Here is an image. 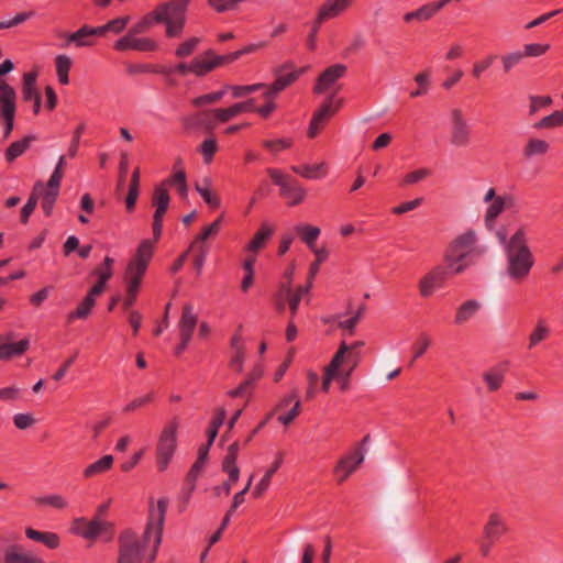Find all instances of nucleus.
<instances>
[{
  "label": "nucleus",
  "mask_w": 563,
  "mask_h": 563,
  "mask_svg": "<svg viewBox=\"0 0 563 563\" xmlns=\"http://www.w3.org/2000/svg\"><path fill=\"white\" fill-rule=\"evenodd\" d=\"M508 368L509 361H503L483 373L488 391L494 393L503 386Z\"/></svg>",
  "instance_id": "23"
},
{
  "label": "nucleus",
  "mask_w": 563,
  "mask_h": 563,
  "mask_svg": "<svg viewBox=\"0 0 563 563\" xmlns=\"http://www.w3.org/2000/svg\"><path fill=\"white\" fill-rule=\"evenodd\" d=\"M34 501L38 506L46 505V506H49L52 508L59 509V510L68 507V501L62 495H58V494H52V495H47V496L36 497L34 499Z\"/></svg>",
  "instance_id": "51"
},
{
  "label": "nucleus",
  "mask_w": 563,
  "mask_h": 563,
  "mask_svg": "<svg viewBox=\"0 0 563 563\" xmlns=\"http://www.w3.org/2000/svg\"><path fill=\"white\" fill-rule=\"evenodd\" d=\"M530 106H529V114L533 115L539 110L547 108L552 104V98L550 96H531L529 98Z\"/></svg>",
  "instance_id": "60"
},
{
  "label": "nucleus",
  "mask_w": 563,
  "mask_h": 563,
  "mask_svg": "<svg viewBox=\"0 0 563 563\" xmlns=\"http://www.w3.org/2000/svg\"><path fill=\"white\" fill-rule=\"evenodd\" d=\"M30 347V340L22 339L13 343L0 344V361H7L15 356H20Z\"/></svg>",
  "instance_id": "31"
},
{
  "label": "nucleus",
  "mask_w": 563,
  "mask_h": 563,
  "mask_svg": "<svg viewBox=\"0 0 563 563\" xmlns=\"http://www.w3.org/2000/svg\"><path fill=\"white\" fill-rule=\"evenodd\" d=\"M37 71L25 73L22 78V99L25 102L33 101L41 97L36 89Z\"/></svg>",
  "instance_id": "33"
},
{
  "label": "nucleus",
  "mask_w": 563,
  "mask_h": 563,
  "mask_svg": "<svg viewBox=\"0 0 563 563\" xmlns=\"http://www.w3.org/2000/svg\"><path fill=\"white\" fill-rule=\"evenodd\" d=\"M364 449H357L344 455L335 465L334 473L338 476V482L343 483L364 461Z\"/></svg>",
  "instance_id": "18"
},
{
  "label": "nucleus",
  "mask_w": 563,
  "mask_h": 563,
  "mask_svg": "<svg viewBox=\"0 0 563 563\" xmlns=\"http://www.w3.org/2000/svg\"><path fill=\"white\" fill-rule=\"evenodd\" d=\"M550 49L549 44L531 43L523 46L525 57H538L545 54Z\"/></svg>",
  "instance_id": "64"
},
{
  "label": "nucleus",
  "mask_w": 563,
  "mask_h": 563,
  "mask_svg": "<svg viewBox=\"0 0 563 563\" xmlns=\"http://www.w3.org/2000/svg\"><path fill=\"white\" fill-rule=\"evenodd\" d=\"M272 234H273V229L268 224L263 223L260 227V229L257 230V232L255 233V235L253 236V239L249 242V244L246 246L247 251L257 252L258 250L264 247V245L266 244L268 239L272 236Z\"/></svg>",
  "instance_id": "41"
},
{
  "label": "nucleus",
  "mask_w": 563,
  "mask_h": 563,
  "mask_svg": "<svg viewBox=\"0 0 563 563\" xmlns=\"http://www.w3.org/2000/svg\"><path fill=\"white\" fill-rule=\"evenodd\" d=\"M85 531H78V536L90 541L101 539L104 542H110L115 534L113 523L102 520L100 517L95 516L89 520V525H86Z\"/></svg>",
  "instance_id": "13"
},
{
  "label": "nucleus",
  "mask_w": 563,
  "mask_h": 563,
  "mask_svg": "<svg viewBox=\"0 0 563 563\" xmlns=\"http://www.w3.org/2000/svg\"><path fill=\"white\" fill-rule=\"evenodd\" d=\"M95 303L96 299L85 297L77 306V308L68 313V321H74L75 319H86L90 314Z\"/></svg>",
  "instance_id": "47"
},
{
  "label": "nucleus",
  "mask_w": 563,
  "mask_h": 563,
  "mask_svg": "<svg viewBox=\"0 0 563 563\" xmlns=\"http://www.w3.org/2000/svg\"><path fill=\"white\" fill-rule=\"evenodd\" d=\"M169 194L165 183L157 185L154 188L152 205L155 207L153 214V240L154 244L159 240L163 231V218L169 206Z\"/></svg>",
  "instance_id": "10"
},
{
  "label": "nucleus",
  "mask_w": 563,
  "mask_h": 563,
  "mask_svg": "<svg viewBox=\"0 0 563 563\" xmlns=\"http://www.w3.org/2000/svg\"><path fill=\"white\" fill-rule=\"evenodd\" d=\"M33 140L34 136H25L19 141L12 142L4 153L5 161L11 163L21 156L30 147Z\"/></svg>",
  "instance_id": "46"
},
{
  "label": "nucleus",
  "mask_w": 563,
  "mask_h": 563,
  "mask_svg": "<svg viewBox=\"0 0 563 563\" xmlns=\"http://www.w3.org/2000/svg\"><path fill=\"white\" fill-rule=\"evenodd\" d=\"M292 141L290 139H276V140H266L263 142V146L276 154L283 150H287L291 146Z\"/></svg>",
  "instance_id": "61"
},
{
  "label": "nucleus",
  "mask_w": 563,
  "mask_h": 563,
  "mask_svg": "<svg viewBox=\"0 0 563 563\" xmlns=\"http://www.w3.org/2000/svg\"><path fill=\"white\" fill-rule=\"evenodd\" d=\"M343 99L336 98L335 93L329 95L312 114L308 129V137H316L328 121L341 109Z\"/></svg>",
  "instance_id": "8"
},
{
  "label": "nucleus",
  "mask_w": 563,
  "mask_h": 563,
  "mask_svg": "<svg viewBox=\"0 0 563 563\" xmlns=\"http://www.w3.org/2000/svg\"><path fill=\"white\" fill-rule=\"evenodd\" d=\"M113 263H114V260L112 257L106 256L102 264L98 265L91 272V275L96 276L98 278V280H103V283L107 284V282L113 275V269H112Z\"/></svg>",
  "instance_id": "53"
},
{
  "label": "nucleus",
  "mask_w": 563,
  "mask_h": 563,
  "mask_svg": "<svg viewBox=\"0 0 563 563\" xmlns=\"http://www.w3.org/2000/svg\"><path fill=\"white\" fill-rule=\"evenodd\" d=\"M197 314L194 311V306L189 302L183 307L180 320L178 322L179 336L192 338L194 331L197 325Z\"/></svg>",
  "instance_id": "27"
},
{
  "label": "nucleus",
  "mask_w": 563,
  "mask_h": 563,
  "mask_svg": "<svg viewBox=\"0 0 563 563\" xmlns=\"http://www.w3.org/2000/svg\"><path fill=\"white\" fill-rule=\"evenodd\" d=\"M345 352V346L339 347L332 356L330 363L324 368V375L321 388L324 393L329 391L330 384L334 378H338V371L341 367V358Z\"/></svg>",
  "instance_id": "29"
},
{
  "label": "nucleus",
  "mask_w": 563,
  "mask_h": 563,
  "mask_svg": "<svg viewBox=\"0 0 563 563\" xmlns=\"http://www.w3.org/2000/svg\"><path fill=\"white\" fill-rule=\"evenodd\" d=\"M113 48L118 52H126L130 49L137 52H154L158 48V44L150 37H136L135 35L126 33L114 42Z\"/></svg>",
  "instance_id": "15"
},
{
  "label": "nucleus",
  "mask_w": 563,
  "mask_h": 563,
  "mask_svg": "<svg viewBox=\"0 0 563 563\" xmlns=\"http://www.w3.org/2000/svg\"><path fill=\"white\" fill-rule=\"evenodd\" d=\"M154 398V394L153 393H148L147 395L145 396H142V397H137V398H134L133 400H131L130 402H128L123 408H122V411L124 413H129V412H133L135 411L136 409L141 408V407H144L146 406L147 404H150Z\"/></svg>",
  "instance_id": "62"
},
{
  "label": "nucleus",
  "mask_w": 563,
  "mask_h": 563,
  "mask_svg": "<svg viewBox=\"0 0 563 563\" xmlns=\"http://www.w3.org/2000/svg\"><path fill=\"white\" fill-rule=\"evenodd\" d=\"M199 151L203 156L205 163L209 164L212 161L216 152L218 151V144H217L216 139H213V137L206 139L201 143Z\"/></svg>",
  "instance_id": "59"
},
{
  "label": "nucleus",
  "mask_w": 563,
  "mask_h": 563,
  "mask_svg": "<svg viewBox=\"0 0 563 563\" xmlns=\"http://www.w3.org/2000/svg\"><path fill=\"white\" fill-rule=\"evenodd\" d=\"M55 65L58 81L62 85H67L69 82L68 74L71 68V59L66 55H57L55 58Z\"/></svg>",
  "instance_id": "48"
},
{
  "label": "nucleus",
  "mask_w": 563,
  "mask_h": 563,
  "mask_svg": "<svg viewBox=\"0 0 563 563\" xmlns=\"http://www.w3.org/2000/svg\"><path fill=\"white\" fill-rule=\"evenodd\" d=\"M288 69H292V63L290 62L283 64L275 70L276 79L273 81L275 90L283 91L294 84L306 70V68H299L285 74L284 71Z\"/></svg>",
  "instance_id": "24"
},
{
  "label": "nucleus",
  "mask_w": 563,
  "mask_h": 563,
  "mask_svg": "<svg viewBox=\"0 0 563 563\" xmlns=\"http://www.w3.org/2000/svg\"><path fill=\"white\" fill-rule=\"evenodd\" d=\"M179 422L177 418H173L162 430L156 445V462L159 472H164L177 446V429Z\"/></svg>",
  "instance_id": "6"
},
{
  "label": "nucleus",
  "mask_w": 563,
  "mask_h": 563,
  "mask_svg": "<svg viewBox=\"0 0 563 563\" xmlns=\"http://www.w3.org/2000/svg\"><path fill=\"white\" fill-rule=\"evenodd\" d=\"M455 275L449 266H434L419 282V292L422 297L428 298L433 295L435 289L443 287L444 283Z\"/></svg>",
  "instance_id": "11"
},
{
  "label": "nucleus",
  "mask_w": 563,
  "mask_h": 563,
  "mask_svg": "<svg viewBox=\"0 0 563 563\" xmlns=\"http://www.w3.org/2000/svg\"><path fill=\"white\" fill-rule=\"evenodd\" d=\"M240 452L239 442L229 445L225 456L222 461V471L228 473L230 482L236 483L240 476V470L236 465V459Z\"/></svg>",
  "instance_id": "26"
},
{
  "label": "nucleus",
  "mask_w": 563,
  "mask_h": 563,
  "mask_svg": "<svg viewBox=\"0 0 563 563\" xmlns=\"http://www.w3.org/2000/svg\"><path fill=\"white\" fill-rule=\"evenodd\" d=\"M346 66L343 64H334L327 67L317 78L316 84L312 88L313 93L322 95L334 84L343 78L346 74Z\"/></svg>",
  "instance_id": "16"
},
{
  "label": "nucleus",
  "mask_w": 563,
  "mask_h": 563,
  "mask_svg": "<svg viewBox=\"0 0 563 563\" xmlns=\"http://www.w3.org/2000/svg\"><path fill=\"white\" fill-rule=\"evenodd\" d=\"M16 92L7 81H0V119L3 122V137L8 139L14 128Z\"/></svg>",
  "instance_id": "9"
},
{
  "label": "nucleus",
  "mask_w": 563,
  "mask_h": 563,
  "mask_svg": "<svg viewBox=\"0 0 563 563\" xmlns=\"http://www.w3.org/2000/svg\"><path fill=\"white\" fill-rule=\"evenodd\" d=\"M497 57L498 56L496 54H488L484 58L474 63L473 68H472L473 77L476 79H479L482 74L494 64V62L497 59Z\"/></svg>",
  "instance_id": "58"
},
{
  "label": "nucleus",
  "mask_w": 563,
  "mask_h": 563,
  "mask_svg": "<svg viewBox=\"0 0 563 563\" xmlns=\"http://www.w3.org/2000/svg\"><path fill=\"white\" fill-rule=\"evenodd\" d=\"M195 189L201 196L203 201L211 208L217 209L221 205L220 198L211 191V180L205 177L201 183L195 185Z\"/></svg>",
  "instance_id": "37"
},
{
  "label": "nucleus",
  "mask_w": 563,
  "mask_h": 563,
  "mask_svg": "<svg viewBox=\"0 0 563 563\" xmlns=\"http://www.w3.org/2000/svg\"><path fill=\"white\" fill-rule=\"evenodd\" d=\"M125 69H126V73L131 76H134L137 74H146V73L163 74V75L172 74L170 68H167L165 66H156V65H152V64H132V63H130L126 65Z\"/></svg>",
  "instance_id": "43"
},
{
  "label": "nucleus",
  "mask_w": 563,
  "mask_h": 563,
  "mask_svg": "<svg viewBox=\"0 0 563 563\" xmlns=\"http://www.w3.org/2000/svg\"><path fill=\"white\" fill-rule=\"evenodd\" d=\"M181 125L185 131L205 130L211 132L214 129L211 111L203 110L181 119Z\"/></svg>",
  "instance_id": "19"
},
{
  "label": "nucleus",
  "mask_w": 563,
  "mask_h": 563,
  "mask_svg": "<svg viewBox=\"0 0 563 563\" xmlns=\"http://www.w3.org/2000/svg\"><path fill=\"white\" fill-rule=\"evenodd\" d=\"M216 68L211 57H206L203 54L200 57L192 59V74L202 77Z\"/></svg>",
  "instance_id": "50"
},
{
  "label": "nucleus",
  "mask_w": 563,
  "mask_h": 563,
  "mask_svg": "<svg viewBox=\"0 0 563 563\" xmlns=\"http://www.w3.org/2000/svg\"><path fill=\"white\" fill-rule=\"evenodd\" d=\"M153 254L154 242L143 240L128 263L124 275L126 283V296L123 300L124 310H129L135 303L143 276L147 271Z\"/></svg>",
  "instance_id": "4"
},
{
  "label": "nucleus",
  "mask_w": 563,
  "mask_h": 563,
  "mask_svg": "<svg viewBox=\"0 0 563 563\" xmlns=\"http://www.w3.org/2000/svg\"><path fill=\"white\" fill-rule=\"evenodd\" d=\"M113 464L112 455H103L101 459L89 464L82 472L85 478H91L108 472Z\"/></svg>",
  "instance_id": "39"
},
{
  "label": "nucleus",
  "mask_w": 563,
  "mask_h": 563,
  "mask_svg": "<svg viewBox=\"0 0 563 563\" xmlns=\"http://www.w3.org/2000/svg\"><path fill=\"white\" fill-rule=\"evenodd\" d=\"M290 295L291 288H289V283H280L279 289L274 297L276 310L278 312H283L285 310L286 301H289Z\"/></svg>",
  "instance_id": "56"
},
{
  "label": "nucleus",
  "mask_w": 563,
  "mask_h": 563,
  "mask_svg": "<svg viewBox=\"0 0 563 563\" xmlns=\"http://www.w3.org/2000/svg\"><path fill=\"white\" fill-rule=\"evenodd\" d=\"M25 536L27 539L44 544L49 550H55L60 545V538L55 532L49 531H37L33 528L25 529Z\"/></svg>",
  "instance_id": "30"
},
{
  "label": "nucleus",
  "mask_w": 563,
  "mask_h": 563,
  "mask_svg": "<svg viewBox=\"0 0 563 563\" xmlns=\"http://www.w3.org/2000/svg\"><path fill=\"white\" fill-rule=\"evenodd\" d=\"M93 36H99L98 27L82 25L76 32L67 35V43H74L77 47H89L95 44Z\"/></svg>",
  "instance_id": "28"
},
{
  "label": "nucleus",
  "mask_w": 563,
  "mask_h": 563,
  "mask_svg": "<svg viewBox=\"0 0 563 563\" xmlns=\"http://www.w3.org/2000/svg\"><path fill=\"white\" fill-rule=\"evenodd\" d=\"M47 190L44 188V184L42 181H36L33 186L32 192L27 198L26 203L22 207L20 213V221L23 224L29 222L31 214L34 212L38 199H41V208L46 217H51L54 210L55 205H52L49 212L44 208V197Z\"/></svg>",
  "instance_id": "17"
},
{
  "label": "nucleus",
  "mask_w": 563,
  "mask_h": 563,
  "mask_svg": "<svg viewBox=\"0 0 563 563\" xmlns=\"http://www.w3.org/2000/svg\"><path fill=\"white\" fill-rule=\"evenodd\" d=\"M354 0H325L319 8L317 16L323 22L334 19L345 12Z\"/></svg>",
  "instance_id": "25"
},
{
  "label": "nucleus",
  "mask_w": 563,
  "mask_h": 563,
  "mask_svg": "<svg viewBox=\"0 0 563 563\" xmlns=\"http://www.w3.org/2000/svg\"><path fill=\"white\" fill-rule=\"evenodd\" d=\"M508 532V526L505 518L498 512H492L483 528V538L497 542Z\"/></svg>",
  "instance_id": "22"
},
{
  "label": "nucleus",
  "mask_w": 563,
  "mask_h": 563,
  "mask_svg": "<svg viewBox=\"0 0 563 563\" xmlns=\"http://www.w3.org/2000/svg\"><path fill=\"white\" fill-rule=\"evenodd\" d=\"M190 0H169L159 3L153 11L142 18L128 34L136 35L150 29L153 23L166 25V36L179 37L186 24V11Z\"/></svg>",
  "instance_id": "2"
},
{
  "label": "nucleus",
  "mask_w": 563,
  "mask_h": 563,
  "mask_svg": "<svg viewBox=\"0 0 563 563\" xmlns=\"http://www.w3.org/2000/svg\"><path fill=\"white\" fill-rule=\"evenodd\" d=\"M129 21H130L129 15L119 16L113 20H110L109 22H107L106 24H103L101 26H97L99 36L104 35L107 32H112L114 34L121 33L125 29Z\"/></svg>",
  "instance_id": "49"
},
{
  "label": "nucleus",
  "mask_w": 563,
  "mask_h": 563,
  "mask_svg": "<svg viewBox=\"0 0 563 563\" xmlns=\"http://www.w3.org/2000/svg\"><path fill=\"white\" fill-rule=\"evenodd\" d=\"M295 231L299 234L301 241L307 244L310 250H313L316 241L321 233L318 227L310 224H298L295 227Z\"/></svg>",
  "instance_id": "45"
},
{
  "label": "nucleus",
  "mask_w": 563,
  "mask_h": 563,
  "mask_svg": "<svg viewBox=\"0 0 563 563\" xmlns=\"http://www.w3.org/2000/svg\"><path fill=\"white\" fill-rule=\"evenodd\" d=\"M43 560L22 552L19 545H10L4 552V563H42Z\"/></svg>",
  "instance_id": "35"
},
{
  "label": "nucleus",
  "mask_w": 563,
  "mask_h": 563,
  "mask_svg": "<svg viewBox=\"0 0 563 563\" xmlns=\"http://www.w3.org/2000/svg\"><path fill=\"white\" fill-rule=\"evenodd\" d=\"M65 166V156H60L48 181L44 185L47 190L44 197V208L49 212L52 205H55L59 195L60 183L64 177L63 167Z\"/></svg>",
  "instance_id": "14"
},
{
  "label": "nucleus",
  "mask_w": 563,
  "mask_h": 563,
  "mask_svg": "<svg viewBox=\"0 0 563 563\" xmlns=\"http://www.w3.org/2000/svg\"><path fill=\"white\" fill-rule=\"evenodd\" d=\"M201 43V38L198 36H192L186 40L185 42L180 43L176 51L175 55L178 58H186L190 56L198 47V45Z\"/></svg>",
  "instance_id": "54"
},
{
  "label": "nucleus",
  "mask_w": 563,
  "mask_h": 563,
  "mask_svg": "<svg viewBox=\"0 0 563 563\" xmlns=\"http://www.w3.org/2000/svg\"><path fill=\"white\" fill-rule=\"evenodd\" d=\"M551 334V329L545 319H538L534 328L528 338V349L531 350L539 345L541 342L548 340Z\"/></svg>",
  "instance_id": "32"
},
{
  "label": "nucleus",
  "mask_w": 563,
  "mask_h": 563,
  "mask_svg": "<svg viewBox=\"0 0 563 563\" xmlns=\"http://www.w3.org/2000/svg\"><path fill=\"white\" fill-rule=\"evenodd\" d=\"M265 46H266V43L261 42V43H257V44H249V45L244 46L243 48H241L239 51H235V52H232V53H229V54H225V55H216L212 49L206 51L205 55H206V57H211V59H212V62H213V64H214V66L217 68L219 66L233 63L236 59H239L241 56L254 53L257 49L263 48Z\"/></svg>",
  "instance_id": "21"
},
{
  "label": "nucleus",
  "mask_w": 563,
  "mask_h": 563,
  "mask_svg": "<svg viewBox=\"0 0 563 563\" xmlns=\"http://www.w3.org/2000/svg\"><path fill=\"white\" fill-rule=\"evenodd\" d=\"M167 506V499L161 498L157 501L156 509H151L142 540H139L132 531H125L120 536L118 563H134L139 561L141 559L142 551L150 544L152 538L153 551L146 559L145 563L154 562L157 549L162 542Z\"/></svg>",
  "instance_id": "1"
},
{
  "label": "nucleus",
  "mask_w": 563,
  "mask_h": 563,
  "mask_svg": "<svg viewBox=\"0 0 563 563\" xmlns=\"http://www.w3.org/2000/svg\"><path fill=\"white\" fill-rule=\"evenodd\" d=\"M291 170L306 179H320L325 176V164L291 166Z\"/></svg>",
  "instance_id": "40"
},
{
  "label": "nucleus",
  "mask_w": 563,
  "mask_h": 563,
  "mask_svg": "<svg viewBox=\"0 0 563 563\" xmlns=\"http://www.w3.org/2000/svg\"><path fill=\"white\" fill-rule=\"evenodd\" d=\"M451 133L450 142L455 147H466L471 143V128L464 118L461 109H453L450 112Z\"/></svg>",
  "instance_id": "12"
},
{
  "label": "nucleus",
  "mask_w": 563,
  "mask_h": 563,
  "mask_svg": "<svg viewBox=\"0 0 563 563\" xmlns=\"http://www.w3.org/2000/svg\"><path fill=\"white\" fill-rule=\"evenodd\" d=\"M434 9L430 5V3L422 5L421 8L407 12L404 15L405 22L409 23L411 21H428L434 15Z\"/></svg>",
  "instance_id": "52"
},
{
  "label": "nucleus",
  "mask_w": 563,
  "mask_h": 563,
  "mask_svg": "<svg viewBox=\"0 0 563 563\" xmlns=\"http://www.w3.org/2000/svg\"><path fill=\"white\" fill-rule=\"evenodd\" d=\"M210 111H211L214 128L217 126V124L227 123L231 119L234 118L233 111L231 110L230 107L229 108L210 109Z\"/></svg>",
  "instance_id": "63"
},
{
  "label": "nucleus",
  "mask_w": 563,
  "mask_h": 563,
  "mask_svg": "<svg viewBox=\"0 0 563 563\" xmlns=\"http://www.w3.org/2000/svg\"><path fill=\"white\" fill-rule=\"evenodd\" d=\"M504 254L506 275L517 283L526 280L534 265V256L529 246L528 232L523 227L509 238Z\"/></svg>",
  "instance_id": "3"
},
{
  "label": "nucleus",
  "mask_w": 563,
  "mask_h": 563,
  "mask_svg": "<svg viewBox=\"0 0 563 563\" xmlns=\"http://www.w3.org/2000/svg\"><path fill=\"white\" fill-rule=\"evenodd\" d=\"M536 130H553L563 126V109L556 110L533 123Z\"/></svg>",
  "instance_id": "44"
},
{
  "label": "nucleus",
  "mask_w": 563,
  "mask_h": 563,
  "mask_svg": "<svg viewBox=\"0 0 563 563\" xmlns=\"http://www.w3.org/2000/svg\"><path fill=\"white\" fill-rule=\"evenodd\" d=\"M342 346H345V352L343 353V356L341 358V366L347 365V369L342 371L341 373L338 372L336 376L341 382V389L346 390L350 386L351 375L361 362V354L358 351H352L346 355V352H349V349H347V344L344 341L339 345V347H342Z\"/></svg>",
  "instance_id": "20"
},
{
  "label": "nucleus",
  "mask_w": 563,
  "mask_h": 563,
  "mask_svg": "<svg viewBox=\"0 0 563 563\" xmlns=\"http://www.w3.org/2000/svg\"><path fill=\"white\" fill-rule=\"evenodd\" d=\"M550 150V144L541 139L531 137L522 148L525 158L530 159L534 156L545 155Z\"/></svg>",
  "instance_id": "36"
},
{
  "label": "nucleus",
  "mask_w": 563,
  "mask_h": 563,
  "mask_svg": "<svg viewBox=\"0 0 563 563\" xmlns=\"http://www.w3.org/2000/svg\"><path fill=\"white\" fill-rule=\"evenodd\" d=\"M506 207V198L497 196L494 201L488 206L485 213V225L492 230L495 225L497 217L504 211Z\"/></svg>",
  "instance_id": "42"
},
{
  "label": "nucleus",
  "mask_w": 563,
  "mask_h": 563,
  "mask_svg": "<svg viewBox=\"0 0 563 563\" xmlns=\"http://www.w3.org/2000/svg\"><path fill=\"white\" fill-rule=\"evenodd\" d=\"M481 303L477 300H466L457 308L454 317V323L460 325L467 322L472 317H474L477 313Z\"/></svg>",
  "instance_id": "38"
},
{
  "label": "nucleus",
  "mask_w": 563,
  "mask_h": 563,
  "mask_svg": "<svg viewBox=\"0 0 563 563\" xmlns=\"http://www.w3.org/2000/svg\"><path fill=\"white\" fill-rule=\"evenodd\" d=\"M430 345H431L430 336L427 335L426 333L420 334V336L413 343V346H412L413 356H412V360L410 361L409 365L411 366L416 360L421 357L426 353V351L429 349Z\"/></svg>",
  "instance_id": "57"
},
{
  "label": "nucleus",
  "mask_w": 563,
  "mask_h": 563,
  "mask_svg": "<svg viewBox=\"0 0 563 563\" xmlns=\"http://www.w3.org/2000/svg\"><path fill=\"white\" fill-rule=\"evenodd\" d=\"M267 174L272 181L279 187L280 196L287 200L290 207L297 206L306 198V189L299 181L290 176H285L279 169L268 168Z\"/></svg>",
  "instance_id": "7"
},
{
  "label": "nucleus",
  "mask_w": 563,
  "mask_h": 563,
  "mask_svg": "<svg viewBox=\"0 0 563 563\" xmlns=\"http://www.w3.org/2000/svg\"><path fill=\"white\" fill-rule=\"evenodd\" d=\"M476 241V233L473 230H468L451 241L445 250L444 261L452 273L461 274L470 266L467 260L474 251Z\"/></svg>",
  "instance_id": "5"
},
{
  "label": "nucleus",
  "mask_w": 563,
  "mask_h": 563,
  "mask_svg": "<svg viewBox=\"0 0 563 563\" xmlns=\"http://www.w3.org/2000/svg\"><path fill=\"white\" fill-rule=\"evenodd\" d=\"M283 463V455L278 453L273 465L266 471L262 479L256 484L253 489V496L255 498L261 497L269 487L273 475L278 471Z\"/></svg>",
  "instance_id": "34"
},
{
  "label": "nucleus",
  "mask_w": 563,
  "mask_h": 563,
  "mask_svg": "<svg viewBox=\"0 0 563 563\" xmlns=\"http://www.w3.org/2000/svg\"><path fill=\"white\" fill-rule=\"evenodd\" d=\"M265 87V84H253V85H225V89L231 91L233 98H242L250 93L256 92Z\"/></svg>",
  "instance_id": "55"
}]
</instances>
